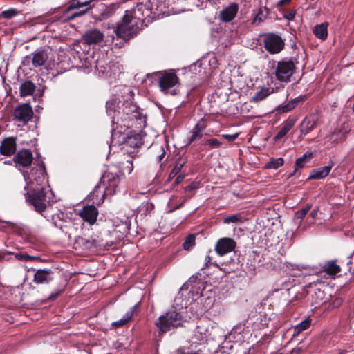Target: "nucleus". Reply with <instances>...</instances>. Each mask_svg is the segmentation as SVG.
<instances>
[{
    "instance_id": "f257e3e1",
    "label": "nucleus",
    "mask_w": 354,
    "mask_h": 354,
    "mask_svg": "<svg viewBox=\"0 0 354 354\" xmlns=\"http://www.w3.org/2000/svg\"><path fill=\"white\" fill-rule=\"evenodd\" d=\"M149 10L143 4H138L131 10H127L122 19L118 22L115 33L118 38L127 42L137 35L145 17L149 16Z\"/></svg>"
},
{
    "instance_id": "f03ea898",
    "label": "nucleus",
    "mask_w": 354,
    "mask_h": 354,
    "mask_svg": "<svg viewBox=\"0 0 354 354\" xmlns=\"http://www.w3.org/2000/svg\"><path fill=\"white\" fill-rule=\"evenodd\" d=\"M120 178L116 174L110 172L105 174L102 177L100 184L91 193V200L93 203L100 205L103 203L105 194L115 193Z\"/></svg>"
},
{
    "instance_id": "7ed1b4c3",
    "label": "nucleus",
    "mask_w": 354,
    "mask_h": 354,
    "mask_svg": "<svg viewBox=\"0 0 354 354\" xmlns=\"http://www.w3.org/2000/svg\"><path fill=\"white\" fill-rule=\"evenodd\" d=\"M263 44L265 49L271 55L278 54L285 47L284 39L274 32H268L263 35Z\"/></svg>"
},
{
    "instance_id": "20e7f679",
    "label": "nucleus",
    "mask_w": 354,
    "mask_h": 354,
    "mask_svg": "<svg viewBox=\"0 0 354 354\" xmlns=\"http://www.w3.org/2000/svg\"><path fill=\"white\" fill-rule=\"evenodd\" d=\"M26 198L37 212L41 213L46 209V196L43 187L31 190L27 194Z\"/></svg>"
},
{
    "instance_id": "39448f33",
    "label": "nucleus",
    "mask_w": 354,
    "mask_h": 354,
    "mask_svg": "<svg viewBox=\"0 0 354 354\" xmlns=\"http://www.w3.org/2000/svg\"><path fill=\"white\" fill-rule=\"evenodd\" d=\"M295 68V62L292 59L279 61L274 73L275 77L279 81L289 82Z\"/></svg>"
},
{
    "instance_id": "423d86ee",
    "label": "nucleus",
    "mask_w": 354,
    "mask_h": 354,
    "mask_svg": "<svg viewBox=\"0 0 354 354\" xmlns=\"http://www.w3.org/2000/svg\"><path fill=\"white\" fill-rule=\"evenodd\" d=\"M176 320L177 311L174 309L160 316L156 322V325L161 333H166L176 326Z\"/></svg>"
},
{
    "instance_id": "0eeeda50",
    "label": "nucleus",
    "mask_w": 354,
    "mask_h": 354,
    "mask_svg": "<svg viewBox=\"0 0 354 354\" xmlns=\"http://www.w3.org/2000/svg\"><path fill=\"white\" fill-rule=\"evenodd\" d=\"M201 274L197 273L192 275L188 281L181 287V290L189 289V293L192 295H202L205 289L203 281L201 279Z\"/></svg>"
},
{
    "instance_id": "6e6552de",
    "label": "nucleus",
    "mask_w": 354,
    "mask_h": 354,
    "mask_svg": "<svg viewBox=\"0 0 354 354\" xmlns=\"http://www.w3.org/2000/svg\"><path fill=\"white\" fill-rule=\"evenodd\" d=\"M159 86L162 91L168 93L177 82V78L174 70L169 71L159 72Z\"/></svg>"
},
{
    "instance_id": "1a4fd4ad",
    "label": "nucleus",
    "mask_w": 354,
    "mask_h": 354,
    "mask_svg": "<svg viewBox=\"0 0 354 354\" xmlns=\"http://www.w3.org/2000/svg\"><path fill=\"white\" fill-rule=\"evenodd\" d=\"M33 115L32 107L29 104L25 103L17 106L13 113L15 120L22 122L27 123Z\"/></svg>"
},
{
    "instance_id": "9d476101",
    "label": "nucleus",
    "mask_w": 354,
    "mask_h": 354,
    "mask_svg": "<svg viewBox=\"0 0 354 354\" xmlns=\"http://www.w3.org/2000/svg\"><path fill=\"white\" fill-rule=\"evenodd\" d=\"M319 115L316 112L306 115L299 124L301 133L307 135L313 131L317 125Z\"/></svg>"
},
{
    "instance_id": "9b49d317",
    "label": "nucleus",
    "mask_w": 354,
    "mask_h": 354,
    "mask_svg": "<svg viewBox=\"0 0 354 354\" xmlns=\"http://www.w3.org/2000/svg\"><path fill=\"white\" fill-rule=\"evenodd\" d=\"M236 243L229 237L221 238L218 240L215 245V251L220 256L226 254L234 250Z\"/></svg>"
},
{
    "instance_id": "f8f14e48",
    "label": "nucleus",
    "mask_w": 354,
    "mask_h": 354,
    "mask_svg": "<svg viewBox=\"0 0 354 354\" xmlns=\"http://www.w3.org/2000/svg\"><path fill=\"white\" fill-rule=\"evenodd\" d=\"M124 106L122 109L123 115L120 117L122 120L127 119L130 120L141 119L140 109L136 104L127 102Z\"/></svg>"
},
{
    "instance_id": "ddd939ff",
    "label": "nucleus",
    "mask_w": 354,
    "mask_h": 354,
    "mask_svg": "<svg viewBox=\"0 0 354 354\" xmlns=\"http://www.w3.org/2000/svg\"><path fill=\"white\" fill-rule=\"evenodd\" d=\"M79 215L84 221L93 225L97 220L98 210L94 205H86L80 211Z\"/></svg>"
},
{
    "instance_id": "4468645a",
    "label": "nucleus",
    "mask_w": 354,
    "mask_h": 354,
    "mask_svg": "<svg viewBox=\"0 0 354 354\" xmlns=\"http://www.w3.org/2000/svg\"><path fill=\"white\" fill-rule=\"evenodd\" d=\"M32 154L30 150H20L13 158L16 166L28 167L32 162Z\"/></svg>"
},
{
    "instance_id": "2eb2a0df",
    "label": "nucleus",
    "mask_w": 354,
    "mask_h": 354,
    "mask_svg": "<svg viewBox=\"0 0 354 354\" xmlns=\"http://www.w3.org/2000/svg\"><path fill=\"white\" fill-rule=\"evenodd\" d=\"M104 35L97 29H91L86 31L82 36L84 42L88 45L97 44L102 41Z\"/></svg>"
},
{
    "instance_id": "dca6fc26",
    "label": "nucleus",
    "mask_w": 354,
    "mask_h": 354,
    "mask_svg": "<svg viewBox=\"0 0 354 354\" xmlns=\"http://www.w3.org/2000/svg\"><path fill=\"white\" fill-rule=\"evenodd\" d=\"M16 140L12 137L3 139L0 145V153L2 155L10 156L16 151Z\"/></svg>"
},
{
    "instance_id": "f3484780",
    "label": "nucleus",
    "mask_w": 354,
    "mask_h": 354,
    "mask_svg": "<svg viewBox=\"0 0 354 354\" xmlns=\"http://www.w3.org/2000/svg\"><path fill=\"white\" fill-rule=\"evenodd\" d=\"M239 10V6L236 3H230L220 12V19L223 22H230L232 21Z\"/></svg>"
},
{
    "instance_id": "a211bd4d",
    "label": "nucleus",
    "mask_w": 354,
    "mask_h": 354,
    "mask_svg": "<svg viewBox=\"0 0 354 354\" xmlns=\"http://www.w3.org/2000/svg\"><path fill=\"white\" fill-rule=\"evenodd\" d=\"M26 60L31 59L34 67L43 66L48 59V53L44 49H39L26 57Z\"/></svg>"
},
{
    "instance_id": "6ab92c4d",
    "label": "nucleus",
    "mask_w": 354,
    "mask_h": 354,
    "mask_svg": "<svg viewBox=\"0 0 354 354\" xmlns=\"http://www.w3.org/2000/svg\"><path fill=\"white\" fill-rule=\"evenodd\" d=\"M333 167V164L330 165H326L324 167H321L319 168L313 169L307 178V180H318L323 179L328 176L329 173L331 171Z\"/></svg>"
},
{
    "instance_id": "aec40b11",
    "label": "nucleus",
    "mask_w": 354,
    "mask_h": 354,
    "mask_svg": "<svg viewBox=\"0 0 354 354\" xmlns=\"http://www.w3.org/2000/svg\"><path fill=\"white\" fill-rule=\"evenodd\" d=\"M82 9H84V7L82 6V3H81L80 0H73L69 6L64 10L62 15L60 17V21L64 22L72 20L73 19H68V15H71L73 12L80 11Z\"/></svg>"
},
{
    "instance_id": "412c9836",
    "label": "nucleus",
    "mask_w": 354,
    "mask_h": 354,
    "mask_svg": "<svg viewBox=\"0 0 354 354\" xmlns=\"http://www.w3.org/2000/svg\"><path fill=\"white\" fill-rule=\"evenodd\" d=\"M118 102L116 99H111L106 102V112L112 118L113 124H118L120 113L117 111Z\"/></svg>"
},
{
    "instance_id": "4be33fe9",
    "label": "nucleus",
    "mask_w": 354,
    "mask_h": 354,
    "mask_svg": "<svg viewBox=\"0 0 354 354\" xmlns=\"http://www.w3.org/2000/svg\"><path fill=\"white\" fill-rule=\"evenodd\" d=\"M322 272L327 275L333 277L342 271L340 266L337 265V260H330L324 262L322 266Z\"/></svg>"
},
{
    "instance_id": "5701e85b",
    "label": "nucleus",
    "mask_w": 354,
    "mask_h": 354,
    "mask_svg": "<svg viewBox=\"0 0 354 354\" xmlns=\"http://www.w3.org/2000/svg\"><path fill=\"white\" fill-rule=\"evenodd\" d=\"M296 122V119L288 118L283 124L282 127L279 132L275 135L274 140L275 141L281 140L286 136L288 132L293 127Z\"/></svg>"
},
{
    "instance_id": "b1692460",
    "label": "nucleus",
    "mask_w": 354,
    "mask_h": 354,
    "mask_svg": "<svg viewBox=\"0 0 354 354\" xmlns=\"http://www.w3.org/2000/svg\"><path fill=\"white\" fill-rule=\"evenodd\" d=\"M306 99V96H299L284 105H279L277 107L276 111L279 113H287L294 109L298 103L304 102Z\"/></svg>"
},
{
    "instance_id": "393cba45",
    "label": "nucleus",
    "mask_w": 354,
    "mask_h": 354,
    "mask_svg": "<svg viewBox=\"0 0 354 354\" xmlns=\"http://www.w3.org/2000/svg\"><path fill=\"white\" fill-rule=\"evenodd\" d=\"M36 86L35 84L31 81L26 80L22 82L19 87V94L21 97H27L32 95L35 91Z\"/></svg>"
},
{
    "instance_id": "a878e982",
    "label": "nucleus",
    "mask_w": 354,
    "mask_h": 354,
    "mask_svg": "<svg viewBox=\"0 0 354 354\" xmlns=\"http://www.w3.org/2000/svg\"><path fill=\"white\" fill-rule=\"evenodd\" d=\"M50 270H38L34 275V281L36 283H45L52 280Z\"/></svg>"
},
{
    "instance_id": "bb28decb",
    "label": "nucleus",
    "mask_w": 354,
    "mask_h": 354,
    "mask_svg": "<svg viewBox=\"0 0 354 354\" xmlns=\"http://www.w3.org/2000/svg\"><path fill=\"white\" fill-rule=\"evenodd\" d=\"M206 124L203 120L198 121L193 129V133L189 139V143H191L197 139L201 138L203 136L202 132L206 128Z\"/></svg>"
},
{
    "instance_id": "cd10ccee",
    "label": "nucleus",
    "mask_w": 354,
    "mask_h": 354,
    "mask_svg": "<svg viewBox=\"0 0 354 354\" xmlns=\"http://www.w3.org/2000/svg\"><path fill=\"white\" fill-rule=\"evenodd\" d=\"M328 24L327 22L315 26L313 28V33L322 41L326 40L328 37Z\"/></svg>"
},
{
    "instance_id": "c85d7f7f",
    "label": "nucleus",
    "mask_w": 354,
    "mask_h": 354,
    "mask_svg": "<svg viewBox=\"0 0 354 354\" xmlns=\"http://www.w3.org/2000/svg\"><path fill=\"white\" fill-rule=\"evenodd\" d=\"M272 93L273 88L263 87L254 95L252 97V102H258L262 101Z\"/></svg>"
},
{
    "instance_id": "c756f323",
    "label": "nucleus",
    "mask_w": 354,
    "mask_h": 354,
    "mask_svg": "<svg viewBox=\"0 0 354 354\" xmlns=\"http://www.w3.org/2000/svg\"><path fill=\"white\" fill-rule=\"evenodd\" d=\"M81 3H82V6L84 7V9H82L80 11H75L71 13V15H68V19H75L78 17H81L84 15L88 10L91 8V3L93 0H80Z\"/></svg>"
},
{
    "instance_id": "7c9ffc66",
    "label": "nucleus",
    "mask_w": 354,
    "mask_h": 354,
    "mask_svg": "<svg viewBox=\"0 0 354 354\" xmlns=\"http://www.w3.org/2000/svg\"><path fill=\"white\" fill-rule=\"evenodd\" d=\"M201 187L199 181H192L189 185L184 186L183 189L187 198L192 197L195 192L194 191Z\"/></svg>"
},
{
    "instance_id": "2f4dec72",
    "label": "nucleus",
    "mask_w": 354,
    "mask_h": 354,
    "mask_svg": "<svg viewBox=\"0 0 354 354\" xmlns=\"http://www.w3.org/2000/svg\"><path fill=\"white\" fill-rule=\"evenodd\" d=\"M313 158V153L311 152H306L302 156L298 158L295 164L296 169H301L305 167L306 162H308Z\"/></svg>"
},
{
    "instance_id": "473e14b6",
    "label": "nucleus",
    "mask_w": 354,
    "mask_h": 354,
    "mask_svg": "<svg viewBox=\"0 0 354 354\" xmlns=\"http://www.w3.org/2000/svg\"><path fill=\"white\" fill-rule=\"evenodd\" d=\"M284 163L283 158H270L269 162H268L265 166L266 169H277L280 167H281Z\"/></svg>"
},
{
    "instance_id": "72a5a7b5",
    "label": "nucleus",
    "mask_w": 354,
    "mask_h": 354,
    "mask_svg": "<svg viewBox=\"0 0 354 354\" xmlns=\"http://www.w3.org/2000/svg\"><path fill=\"white\" fill-rule=\"evenodd\" d=\"M310 319H306L300 323H299L294 328V333L293 335L296 336L298 335L299 333L303 332L304 330L308 329L310 326Z\"/></svg>"
},
{
    "instance_id": "f704fd0d",
    "label": "nucleus",
    "mask_w": 354,
    "mask_h": 354,
    "mask_svg": "<svg viewBox=\"0 0 354 354\" xmlns=\"http://www.w3.org/2000/svg\"><path fill=\"white\" fill-rule=\"evenodd\" d=\"M243 221H244L243 217L242 216L241 214H239V213L225 216L223 218V223L225 224H229L231 223H243Z\"/></svg>"
},
{
    "instance_id": "c9c22d12",
    "label": "nucleus",
    "mask_w": 354,
    "mask_h": 354,
    "mask_svg": "<svg viewBox=\"0 0 354 354\" xmlns=\"http://www.w3.org/2000/svg\"><path fill=\"white\" fill-rule=\"evenodd\" d=\"M133 316L132 310L128 311L125 315L118 321L113 322L112 326L116 328H120L127 324L131 319Z\"/></svg>"
},
{
    "instance_id": "e433bc0d",
    "label": "nucleus",
    "mask_w": 354,
    "mask_h": 354,
    "mask_svg": "<svg viewBox=\"0 0 354 354\" xmlns=\"http://www.w3.org/2000/svg\"><path fill=\"white\" fill-rule=\"evenodd\" d=\"M196 243V236L194 234H189L185 239L183 244V249L185 250H190Z\"/></svg>"
},
{
    "instance_id": "4c0bfd02",
    "label": "nucleus",
    "mask_w": 354,
    "mask_h": 354,
    "mask_svg": "<svg viewBox=\"0 0 354 354\" xmlns=\"http://www.w3.org/2000/svg\"><path fill=\"white\" fill-rule=\"evenodd\" d=\"M311 208V205L306 204L304 205L301 209L297 211L295 214V218L296 220H299V223L301 222V221L304 219V218L306 216L307 213L309 212V210Z\"/></svg>"
},
{
    "instance_id": "58836bf2",
    "label": "nucleus",
    "mask_w": 354,
    "mask_h": 354,
    "mask_svg": "<svg viewBox=\"0 0 354 354\" xmlns=\"http://www.w3.org/2000/svg\"><path fill=\"white\" fill-rule=\"evenodd\" d=\"M268 13V9L266 7L260 8L258 13L256 15L255 17L253 19L252 23H255L258 21L259 23L262 22L266 18V15Z\"/></svg>"
},
{
    "instance_id": "ea45409f",
    "label": "nucleus",
    "mask_w": 354,
    "mask_h": 354,
    "mask_svg": "<svg viewBox=\"0 0 354 354\" xmlns=\"http://www.w3.org/2000/svg\"><path fill=\"white\" fill-rule=\"evenodd\" d=\"M81 241L82 244H84L85 247L88 249L91 248L92 247H98L101 245L100 241L94 238H91L88 240L82 239Z\"/></svg>"
},
{
    "instance_id": "a19ab883",
    "label": "nucleus",
    "mask_w": 354,
    "mask_h": 354,
    "mask_svg": "<svg viewBox=\"0 0 354 354\" xmlns=\"http://www.w3.org/2000/svg\"><path fill=\"white\" fill-rule=\"evenodd\" d=\"M204 145L208 147V149H212L214 148L219 147L222 145V142L219 141L218 139L211 138L207 140Z\"/></svg>"
},
{
    "instance_id": "79ce46f5",
    "label": "nucleus",
    "mask_w": 354,
    "mask_h": 354,
    "mask_svg": "<svg viewBox=\"0 0 354 354\" xmlns=\"http://www.w3.org/2000/svg\"><path fill=\"white\" fill-rule=\"evenodd\" d=\"M256 264L254 259H248L245 264V270L248 273L254 275L256 273Z\"/></svg>"
},
{
    "instance_id": "37998d69",
    "label": "nucleus",
    "mask_w": 354,
    "mask_h": 354,
    "mask_svg": "<svg viewBox=\"0 0 354 354\" xmlns=\"http://www.w3.org/2000/svg\"><path fill=\"white\" fill-rule=\"evenodd\" d=\"M15 257L17 260L22 261H29L39 259L38 257L30 256V255H28L26 254H23V253H16L15 254Z\"/></svg>"
},
{
    "instance_id": "c03bdc74",
    "label": "nucleus",
    "mask_w": 354,
    "mask_h": 354,
    "mask_svg": "<svg viewBox=\"0 0 354 354\" xmlns=\"http://www.w3.org/2000/svg\"><path fill=\"white\" fill-rule=\"evenodd\" d=\"M152 149L157 152V160L158 162H161L163 158L165 157V152L162 146H158L157 145H153L152 146Z\"/></svg>"
},
{
    "instance_id": "a18cd8bd",
    "label": "nucleus",
    "mask_w": 354,
    "mask_h": 354,
    "mask_svg": "<svg viewBox=\"0 0 354 354\" xmlns=\"http://www.w3.org/2000/svg\"><path fill=\"white\" fill-rule=\"evenodd\" d=\"M95 68L99 72L104 73L106 72L107 66L104 64V62L102 59H97Z\"/></svg>"
},
{
    "instance_id": "49530a36",
    "label": "nucleus",
    "mask_w": 354,
    "mask_h": 354,
    "mask_svg": "<svg viewBox=\"0 0 354 354\" xmlns=\"http://www.w3.org/2000/svg\"><path fill=\"white\" fill-rule=\"evenodd\" d=\"M133 167L131 160H127L125 162V167H122V173L123 174H130L133 171Z\"/></svg>"
},
{
    "instance_id": "de8ad7c7",
    "label": "nucleus",
    "mask_w": 354,
    "mask_h": 354,
    "mask_svg": "<svg viewBox=\"0 0 354 354\" xmlns=\"http://www.w3.org/2000/svg\"><path fill=\"white\" fill-rule=\"evenodd\" d=\"M283 17L288 21L293 20V19L295 17L296 11L295 10H283Z\"/></svg>"
},
{
    "instance_id": "09e8293b",
    "label": "nucleus",
    "mask_w": 354,
    "mask_h": 354,
    "mask_svg": "<svg viewBox=\"0 0 354 354\" xmlns=\"http://www.w3.org/2000/svg\"><path fill=\"white\" fill-rule=\"evenodd\" d=\"M177 166H174L171 171L170 172L168 180H173V184L176 185L177 184Z\"/></svg>"
},
{
    "instance_id": "8fccbe9b",
    "label": "nucleus",
    "mask_w": 354,
    "mask_h": 354,
    "mask_svg": "<svg viewBox=\"0 0 354 354\" xmlns=\"http://www.w3.org/2000/svg\"><path fill=\"white\" fill-rule=\"evenodd\" d=\"M17 11L15 9H10L2 12V16L4 18L9 19L17 15Z\"/></svg>"
},
{
    "instance_id": "3c124183",
    "label": "nucleus",
    "mask_w": 354,
    "mask_h": 354,
    "mask_svg": "<svg viewBox=\"0 0 354 354\" xmlns=\"http://www.w3.org/2000/svg\"><path fill=\"white\" fill-rule=\"evenodd\" d=\"M222 136L225 139H226L227 141L232 142V141L235 140L238 138L239 133L223 134Z\"/></svg>"
},
{
    "instance_id": "603ef678",
    "label": "nucleus",
    "mask_w": 354,
    "mask_h": 354,
    "mask_svg": "<svg viewBox=\"0 0 354 354\" xmlns=\"http://www.w3.org/2000/svg\"><path fill=\"white\" fill-rule=\"evenodd\" d=\"M112 15V12L109 9L104 10L100 15V19H105L111 17Z\"/></svg>"
},
{
    "instance_id": "864d4df0",
    "label": "nucleus",
    "mask_w": 354,
    "mask_h": 354,
    "mask_svg": "<svg viewBox=\"0 0 354 354\" xmlns=\"http://www.w3.org/2000/svg\"><path fill=\"white\" fill-rule=\"evenodd\" d=\"M184 165V162L181 163L180 162V159L178 158V184L181 182V180H183V179L184 178V176H182L181 174H180V169L181 167L183 166Z\"/></svg>"
},
{
    "instance_id": "5fc2aeb1",
    "label": "nucleus",
    "mask_w": 354,
    "mask_h": 354,
    "mask_svg": "<svg viewBox=\"0 0 354 354\" xmlns=\"http://www.w3.org/2000/svg\"><path fill=\"white\" fill-rule=\"evenodd\" d=\"M45 180L44 175L41 171H39V175L38 176V179H36V182L39 185H41Z\"/></svg>"
},
{
    "instance_id": "6e6d98bb",
    "label": "nucleus",
    "mask_w": 354,
    "mask_h": 354,
    "mask_svg": "<svg viewBox=\"0 0 354 354\" xmlns=\"http://www.w3.org/2000/svg\"><path fill=\"white\" fill-rule=\"evenodd\" d=\"M290 1L291 0H280L277 4V7H283L284 5L289 3Z\"/></svg>"
},
{
    "instance_id": "4d7b16f0",
    "label": "nucleus",
    "mask_w": 354,
    "mask_h": 354,
    "mask_svg": "<svg viewBox=\"0 0 354 354\" xmlns=\"http://www.w3.org/2000/svg\"><path fill=\"white\" fill-rule=\"evenodd\" d=\"M301 351L302 350L301 348L297 347L291 351L290 354H299L301 352Z\"/></svg>"
},
{
    "instance_id": "13d9d810",
    "label": "nucleus",
    "mask_w": 354,
    "mask_h": 354,
    "mask_svg": "<svg viewBox=\"0 0 354 354\" xmlns=\"http://www.w3.org/2000/svg\"><path fill=\"white\" fill-rule=\"evenodd\" d=\"M310 216L312 218H315L317 215V209H313L310 212Z\"/></svg>"
},
{
    "instance_id": "bf43d9fd",
    "label": "nucleus",
    "mask_w": 354,
    "mask_h": 354,
    "mask_svg": "<svg viewBox=\"0 0 354 354\" xmlns=\"http://www.w3.org/2000/svg\"><path fill=\"white\" fill-rule=\"evenodd\" d=\"M297 170H298V169H296V167H295V169H294L293 171H292V173L290 174L289 178L292 177L294 175H295V174L297 173Z\"/></svg>"
},
{
    "instance_id": "052dcab7",
    "label": "nucleus",
    "mask_w": 354,
    "mask_h": 354,
    "mask_svg": "<svg viewBox=\"0 0 354 354\" xmlns=\"http://www.w3.org/2000/svg\"><path fill=\"white\" fill-rule=\"evenodd\" d=\"M205 262H206V264H207V263H209V261H210V257H209V256H206V257H205Z\"/></svg>"
},
{
    "instance_id": "680f3d73",
    "label": "nucleus",
    "mask_w": 354,
    "mask_h": 354,
    "mask_svg": "<svg viewBox=\"0 0 354 354\" xmlns=\"http://www.w3.org/2000/svg\"><path fill=\"white\" fill-rule=\"evenodd\" d=\"M345 140V133H344L342 136V138H341V140H340V142H343Z\"/></svg>"
},
{
    "instance_id": "e2e57ef3",
    "label": "nucleus",
    "mask_w": 354,
    "mask_h": 354,
    "mask_svg": "<svg viewBox=\"0 0 354 354\" xmlns=\"http://www.w3.org/2000/svg\"><path fill=\"white\" fill-rule=\"evenodd\" d=\"M3 258V254L0 252V261Z\"/></svg>"
},
{
    "instance_id": "0e129e2a",
    "label": "nucleus",
    "mask_w": 354,
    "mask_h": 354,
    "mask_svg": "<svg viewBox=\"0 0 354 354\" xmlns=\"http://www.w3.org/2000/svg\"><path fill=\"white\" fill-rule=\"evenodd\" d=\"M56 296H57V295H56V293H54V295H52V296H51V297H52V298H54V297H55Z\"/></svg>"
},
{
    "instance_id": "69168bd1",
    "label": "nucleus",
    "mask_w": 354,
    "mask_h": 354,
    "mask_svg": "<svg viewBox=\"0 0 354 354\" xmlns=\"http://www.w3.org/2000/svg\"><path fill=\"white\" fill-rule=\"evenodd\" d=\"M171 94L174 95L176 94V93L175 92H171Z\"/></svg>"
},
{
    "instance_id": "338daca9",
    "label": "nucleus",
    "mask_w": 354,
    "mask_h": 354,
    "mask_svg": "<svg viewBox=\"0 0 354 354\" xmlns=\"http://www.w3.org/2000/svg\"><path fill=\"white\" fill-rule=\"evenodd\" d=\"M181 206V204L178 205V208L179 209Z\"/></svg>"
},
{
    "instance_id": "774afa93",
    "label": "nucleus",
    "mask_w": 354,
    "mask_h": 354,
    "mask_svg": "<svg viewBox=\"0 0 354 354\" xmlns=\"http://www.w3.org/2000/svg\"><path fill=\"white\" fill-rule=\"evenodd\" d=\"M207 1H211L212 0H207Z\"/></svg>"
}]
</instances>
